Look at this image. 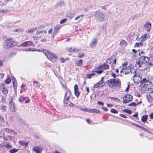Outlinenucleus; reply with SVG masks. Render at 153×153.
I'll list each match as a JSON object with an SVG mask.
<instances>
[{
  "label": "nucleus",
  "instance_id": "obj_1",
  "mask_svg": "<svg viewBox=\"0 0 153 153\" xmlns=\"http://www.w3.org/2000/svg\"><path fill=\"white\" fill-rule=\"evenodd\" d=\"M149 61L148 57L145 56L140 57L136 63V66L140 70H144L146 67V63Z\"/></svg>",
  "mask_w": 153,
  "mask_h": 153
},
{
  "label": "nucleus",
  "instance_id": "obj_2",
  "mask_svg": "<svg viewBox=\"0 0 153 153\" xmlns=\"http://www.w3.org/2000/svg\"><path fill=\"white\" fill-rule=\"evenodd\" d=\"M107 83L110 87L114 89H118L121 88V82L118 78L110 79L108 80Z\"/></svg>",
  "mask_w": 153,
  "mask_h": 153
},
{
  "label": "nucleus",
  "instance_id": "obj_3",
  "mask_svg": "<svg viewBox=\"0 0 153 153\" xmlns=\"http://www.w3.org/2000/svg\"><path fill=\"white\" fill-rule=\"evenodd\" d=\"M95 19L98 22H101L105 20V15L99 11H97L94 15Z\"/></svg>",
  "mask_w": 153,
  "mask_h": 153
},
{
  "label": "nucleus",
  "instance_id": "obj_4",
  "mask_svg": "<svg viewBox=\"0 0 153 153\" xmlns=\"http://www.w3.org/2000/svg\"><path fill=\"white\" fill-rule=\"evenodd\" d=\"M44 53L48 59L52 62H54L56 60L57 56L54 53H50L48 51L45 49L44 51Z\"/></svg>",
  "mask_w": 153,
  "mask_h": 153
},
{
  "label": "nucleus",
  "instance_id": "obj_5",
  "mask_svg": "<svg viewBox=\"0 0 153 153\" xmlns=\"http://www.w3.org/2000/svg\"><path fill=\"white\" fill-rule=\"evenodd\" d=\"M139 89L143 93H147L149 90V87L148 85L144 82H141Z\"/></svg>",
  "mask_w": 153,
  "mask_h": 153
},
{
  "label": "nucleus",
  "instance_id": "obj_6",
  "mask_svg": "<svg viewBox=\"0 0 153 153\" xmlns=\"http://www.w3.org/2000/svg\"><path fill=\"white\" fill-rule=\"evenodd\" d=\"M133 79L134 83H138L140 82L141 80V77L137 72L135 70L133 71Z\"/></svg>",
  "mask_w": 153,
  "mask_h": 153
},
{
  "label": "nucleus",
  "instance_id": "obj_7",
  "mask_svg": "<svg viewBox=\"0 0 153 153\" xmlns=\"http://www.w3.org/2000/svg\"><path fill=\"white\" fill-rule=\"evenodd\" d=\"M14 45V42L12 39H8L6 40L4 45V48L7 49Z\"/></svg>",
  "mask_w": 153,
  "mask_h": 153
},
{
  "label": "nucleus",
  "instance_id": "obj_8",
  "mask_svg": "<svg viewBox=\"0 0 153 153\" xmlns=\"http://www.w3.org/2000/svg\"><path fill=\"white\" fill-rule=\"evenodd\" d=\"M134 70H135L132 69L131 70V67L128 66L125 68H123L122 70L120 71V72H122L125 74H127L131 72V73L133 74Z\"/></svg>",
  "mask_w": 153,
  "mask_h": 153
},
{
  "label": "nucleus",
  "instance_id": "obj_9",
  "mask_svg": "<svg viewBox=\"0 0 153 153\" xmlns=\"http://www.w3.org/2000/svg\"><path fill=\"white\" fill-rule=\"evenodd\" d=\"M133 99L132 96L130 94H127L123 98V103H127L132 100Z\"/></svg>",
  "mask_w": 153,
  "mask_h": 153
},
{
  "label": "nucleus",
  "instance_id": "obj_10",
  "mask_svg": "<svg viewBox=\"0 0 153 153\" xmlns=\"http://www.w3.org/2000/svg\"><path fill=\"white\" fill-rule=\"evenodd\" d=\"M9 106L10 111L12 112H15L16 111L14 103L13 102L12 100H10Z\"/></svg>",
  "mask_w": 153,
  "mask_h": 153
},
{
  "label": "nucleus",
  "instance_id": "obj_11",
  "mask_svg": "<svg viewBox=\"0 0 153 153\" xmlns=\"http://www.w3.org/2000/svg\"><path fill=\"white\" fill-rule=\"evenodd\" d=\"M103 78H101V80L99 81L97 83L95 84L93 87L94 88H97L101 87L103 86L104 85V82H103Z\"/></svg>",
  "mask_w": 153,
  "mask_h": 153
},
{
  "label": "nucleus",
  "instance_id": "obj_12",
  "mask_svg": "<svg viewBox=\"0 0 153 153\" xmlns=\"http://www.w3.org/2000/svg\"><path fill=\"white\" fill-rule=\"evenodd\" d=\"M151 26V23L149 21H147L144 25V28L147 31H149L150 30Z\"/></svg>",
  "mask_w": 153,
  "mask_h": 153
},
{
  "label": "nucleus",
  "instance_id": "obj_13",
  "mask_svg": "<svg viewBox=\"0 0 153 153\" xmlns=\"http://www.w3.org/2000/svg\"><path fill=\"white\" fill-rule=\"evenodd\" d=\"M0 89L4 94H7L8 93V90L5 87V84L2 83L0 85Z\"/></svg>",
  "mask_w": 153,
  "mask_h": 153
},
{
  "label": "nucleus",
  "instance_id": "obj_14",
  "mask_svg": "<svg viewBox=\"0 0 153 153\" xmlns=\"http://www.w3.org/2000/svg\"><path fill=\"white\" fill-rule=\"evenodd\" d=\"M33 151L35 152L36 153H41L42 151V149L39 147L35 146L33 148Z\"/></svg>",
  "mask_w": 153,
  "mask_h": 153
},
{
  "label": "nucleus",
  "instance_id": "obj_15",
  "mask_svg": "<svg viewBox=\"0 0 153 153\" xmlns=\"http://www.w3.org/2000/svg\"><path fill=\"white\" fill-rule=\"evenodd\" d=\"M33 43L30 41H26L24 42L21 44V45L22 46H29L33 45Z\"/></svg>",
  "mask_w": 153,
  "mask_h": 153
},
{
  "label": "nucleus",
  "instance_id": "obj_16",
  "mask_svg": "<svg viewBox=\"0 0 153 153\" xmlns=\"http://www.w3.org/2000/svg\"><path fill=\"white\" fill-rule=\"evenodd\" d=\"M116 59H113L112 58L109 59H108L106 61L107 63H108L111 65H113L114 64H115L116 63Z\"/></svg>",
  "mask_w": 153,
  "mask_h": 153
},
{
  "label": "nucleus",
  "instance_id": "obj_17",
  "mask_svg": "<svg viewBox=\"0 0 153 153\" xmlns=\"http://www.w3.org/2000/svg\"><path fill=\"white\" fill-rule=\"evenodd\" d=\"M147 98L149 102L153 100V91L150 92L149 95L147 96Z\"/></svg>",
  "mask_w": 153,
  "mask_h": 153
},
{
  "label": "nucleus",
  "instance_id": "obj_18",
  "mask_svg": "<svg viewBox=\"0 0 153 153\" xmlns=\"http://www.w3.org/2000/svg\"><path fill=\"white\" fill-rule=\"evenodd\" d=\"M61 28V26L59 25L55 26L54 29V31L53 34L54 35L57 34V32H58L59 29Z\"/></svg>",
  "mask_w": 153,
  "mask_h": 153
},
{
  "label": "nucleus",
  "instance_id": "obj_19",
  "mask_svg": "<svg viewBox=\"0 0 153 153\" xmlns=\"http://www.w3.org/2000/svg\"><path fill=\"white\" fill-rule=\"evenodd\" d=\"M71 94V91H67L66 92L65 94V97L67 101H68V99L70 98Z\"/></svg>",
  "mask_w": 153,
  "mask_h": 153
},
{
  "label": "nucleus",
  "instance_id": "obj_20",
  "mask_svg": "<svg viewBox=\"0 0 153 153\" xmlns=\"http://www.w3.org/2000/svg\"><path fill=\"white\" fill-rule=\"evenodd\" d=\"M97 44L96 40L94 39H93L92 41L90 43V45L91 47H95Z\"/></svg>",
  "mask_w": 153,
  "mask_h": 153
},
{
  "label": "nucleus",
  "instance_id": "obj_21",
  "mask_svg": "<svg viewBox=\"0 0 153 153\" xmlns=\"http://www.w3.org/2000/svg\"><path fill=\"white\" fill-rule=\"evenodd\" d=\"M19 143L21 145L23 146H27L28 144L27 142H26L24 141L19 140Z\"/></svg>",
  "mask_w": 153,
  "mask_h": 153
},
{
  "label": "nucleus",
  "instance_id": "obj_22",
  "mask_svg": "<svg viewBox=\"0 0 153 153\" xmlns=\"http://www.w3.org/2000/svg\"><path fill=\"white\" fill-rule=\"evenodd\" d=\"M88 112H90L91 113H100V111H98L97 109H93L92 110H91V109L90 110H88Z\"/></svg>",
  "mask_w": 153,
  "mask_h": 153
},
{
  "label": "nucleus",
  "instance_id": "obj_23",
  "mask_svg": "<svg viewBox=\"0 0 153 153\" xmlns=\"http://www.w3.org/2000/svg\"><path fill=\"white\" fill-rule=\"evenodd\" d=\"M99 67L101 68H102V69H104L105 70H107L108 68L109 65L105 64L103 65L100 66Z\"/></svg>",
  "mask_w": 153,
  "mask_h": 153
},
{
  "label": "nucleus",
  "instance_id": "obj_24",
  "mask_svg": "<svg viewBox=\"0 0 153 153\" xmlns=\"http://www.w3.org/2000/svg\"><path fill=\"white\" fill-rule=\"evenodd\" d=\"M148 117V116L147 115H145L142 117L141 121L145 123L147 120Z\"/></svg>",
  "mask_w": 153,
  "mask_h": 153
},
{
  "label": "nucleus",
  "instance_id": "obj_25",
  "mask_svg": "<svg viewBox=\"0 0 153 153\" xmlns=\"http://www.w3.org/2000/svg\"><path fill=\"white\" fill-rule=\"evenodd\" d=\"M126 44L124 40H122L120 41V44L122 47H124L126 45Z\"/></svg>",
  "mask_w": 153,
  "mask_h": 153
},
{
  "label": "nucleus",
  "instance_id": "obj_26",
  "mask_svg": "<svg viewBox=\"0 0 153 153\" xmlns=\"http://www.w3.org/2000/svg\"><path fill=\"white\" fill-rule=\"evenodd\" d=\"M83 60L82 59H80L76 62V64L79 66H81L83 63Z\"/></svg>",
  "mask_w": 153,
  "mask_h": 153
},
{
  "label": "nucleus",
  "instance_id": "obj_27",
  "mask_svg": "<svg viewBox=\"0 0 153 153\" xmlns=\"http://www.w3.org/2000/svg\"><path fill=\"white\" fill-rule=\"evenodd\" d=\"M143 45L142 44V43L140 42L139 43H136V44L134 45V46L135 47H142Z\"/></svg>",
  "mask_w": 153,
  "mask_h": 153
},
{
  "label": "nucleus",
  "instance_id": "obj_28",
  "mask_svg": "<svg viewBox=\"0 0 153 153\" xmlns=\"http://www.w3.org/2000/svg\"><path fill=\"white\" fill-rule=\"evenodd\" d=\"M18 151V150L15 148L9 151V153H15Z\"/></svg>",
  "mask_w": 153,
  "mask_h": 153
},
{
  "label": "nucleus",
  "instance_id": "obj_29",
  "mask_svg": "<svg viewBox=\"0 0 153 153\" xmlns=\"http://www.w3.org/2000/svg\"><path fill=\"white\" fill-rule=\"evenodd\" d=\"M4 146L7 149H10L12 148V145H11L9 144V143L7 142L6 143Z\"/></svg>",
  "mask_w": 153,
  "mask_h": 153
},
{
  "label": "nucleus",
  "instance_id": "obj_30",
  "mask_svg": "<svg viewBox=\"0 0 153 153\" xmlns=\"http://www.w3.org/2000/svg\"><path fill=\"white\" fill-rule=\"evenodd\" d=\"M46 33L47 32H46V31L45 30H43L38 31L37 32L36 35H37L40 34H42V33Z\"/></svg>",
  "mask_w": 153,
  "mask_h": 153
},
{
  "label": "nucleus",
  "instance_id": "obj_31",
  "mask_svg": "<svg viewBox=\"0 0 153 153\" xmlns=\"http://www.w3.org/2000/svg\"><path fill=\"white\" fill-rule=\"evenodd\" d=\"M137 127L140 128L142 129L143 130H144V131H149L147 128H144L143 127H142L140 126L139 125H135Z\"/></svg>",
  "mask_w": 153,
  "mask_h": 153
},
{
  "label": "nucleus",
  "instance_id": "obj_32",
  "mask_svg": "<svg viewBox=\"0 0 153 153\" xmlns=\"http://www.w3.org/2000/svg\"><path fill=\"white\" fill-rule=\"evenodd\" d=\"M74 94L77 97H78L80 95V93L79 91V90H76L75 91H74Z\"/></svg>",
  "mask_w": 153,
  "mask_h": 153
},
{
  "label": "nucleus",
  "instance_id": "obj_33",
  "mask_svg": "<svg viewBox=\"0 0 153 153\" xmlns=\"http://www.w3.org/2000/svg\"><path fill=\"white\" fill-rule=\"evenodd\" d=\"M90 109H87V108H80V110L81 111H85V112H88V110H90Z\"/></svg>",
  "mask_w": 153,
  "mask_h": 153
},
{
  "label": "nucleus",
  "instance_id": "obj_34",
  "mask_svg": "<svg viewBox=\"0 0 153 153\" xmlns=\"http://www.w3.org/2000/svg\"><path fill=\"white\" fill-rule=\"evenodd\" d=\"M123 111L130 114H131V111L130 110L124 109L123 110Z\"/></svg>",
  "mask_w": 153,
  "mask_h": 153
},
{
  "label": "nucleus",
  "instance_id": "obj_35",
  "mask_svg": "<svg viewBox=\"0 0 153 153\" xmlns=\"http://www.w3.org/2000/svg\"><path fill=\"white\" fill-rule=\"evenodd\" d=\"M142 36L143 37L144 39L145 40H146L147 39V38H149V36L146 34Z\"/></svg>",
  "mask_w": 153,
  "mask_h": 153
},
{
  "label": "nucleus",
  "instance_id": "obj_36",
  "mask_svg": "<svg viewBox=\"0 0 153 153\" xmlns=\"http://www.w3.org/2000/svg\"><path fill=\"white\" fill-rule=\"evenodd\" d=\"M111 112L112 113H115V114L118 113V112L117 111V110H115L114 109H111Z\"/></svg>",
  "mask_w": 153,
  "mask_h": 153
},
{
  "label": "nucleus",
  "instance_id": "obj_37",
  "mask_svg": "<svg viewBox=\"0 0 153 153\" xmlns=\"http://www.w3.org/2000/svg\"><path fill=\"white\" fill-rule=\"evenodd\" d=\"M11 79L10 78H8L6 80L5 83L7 84H8L11 82Z\"/></svg>",
  "mask_w": 153,
  "mask_h": 153
},
{
  "label": "nucleus",
  "instance_id": "obj_38",
  "mask_svg": "<svg viewBox=\"0 0 153 153\" xmlns=\"http://www.w3.org/2000/svg\"><path fill=\"white\" fill-rule=\"evenodd\" d=\"M13 81V88H14V89H16L17 88V84L16 83H15L13 81V79H12Z\"/></svg>",
  "mask_w": 153,
  "mask_h": 153
},
{
  "label": "nucleus",
  "instance_id": "obj_39",
  "mask_svg": "<svg viewBox=\"0 0 153 153\" xmlns=\"http://www.w3.org/2000/svg\"><path fill=\"white\" fill-rule=\"evenodd\" d=\"M139 41H140V42H144L145 40L144 39L143 37L142 36L139 38Z\"/></svg>",
  "mask_w": 153,
  "mask_h": 153
},
{
  "label": "nucleus",
  "instance_id": "obj_40",
  "mask_svg": "<svg viewBox=\"0 0 153 153\" xmlns=\"http://www.w3.org/2000/svg\"><path fill=\"white\" fill-rule=\"evenodd\" d=\"M67 20V19H64L61 20L60 21V23L61 24H63L65 23Z\"/></svg>",
  "mask_w": 153,
  "mask_h": 153
},
{
  "label": "nucleus",
  "instance_id": "obj_41",
  "mask_svg": "<svg viewBox=\"0 0 153 153\" xmlns=\"http://www.w3.org/2000/svg\"><path fill=\"white\" fill-rule=\"evenodd\" d=\"M136 105V103L134 102H132L128 105L129 106H134Z\"/></svg>",
  "mask_w": 153,
  "mask_h": 153
},
{
  "label": "nucleus",
  "instance_id": "obj_42",
  "mask_svg": "<svg viewBox=\"0 0 153 153\" xmlns=\"http://www.w3.org/2000/svg\"><path fill=\"white\" fill-rule=\"evenodd\" d=\"M67 16L70 19H71L73 17L74 15L72 13L69 14Z\"/></svg>",
  "mask_w": 153,
  "mask_h": 153
},
{
  "label": "nucleus",
  "instance_id": "obj_43",
  "mask_svg": "<svg viewBox=\"0 0 153 153\" xmlns=\"http://www.w3.org/2000/svg\"><path fill=\"white\" fill-rule=\"evenodd\" d=\"M84 54L83 53H82L81 54H79L78 56V57L79 58H82L84 56Z\"/></svg>",
  "mask_w": 153,
  "mask_h": 153
},
{
  "label": "nucleus",
  "instance_id": "obj_44",
  "mask_svg": "<svg viewBox=\"0 0 153 153\" xmlns=\"http://www.w3.org/2000/svg\"><path fill=\"white\" fill-rule=\"evenodd\" d=\"M74 90L75 91L76 90H79V88H78V85L77 84H75L74 86Z\"/></svg>",
  "mask_w": 153,
  "mask_h": 153
},
{
  "label": "nucleus",
  "instance_id": "obj_45",
  "mask_svg": "<svg viewBox=\"0 0 153 153\" xmlns=\"http://www.w3.org/2000/svg\"><path fill=\"white\" fill-rule=\"evenodd\" d=\"M1 109L4 111H5L7 110L6 107L5 106H3L1 107Z\"/></svg>",
  "mask_w": 153,
  "mask_h": 153
},
{
  "label": "nucleus",
  "instance_id": "obj_46",
  "mask_svg": "<svg viewBox=\"0 0 153 153\" xmlns=\"http://www.w3.org/2000/svg\"><path fill=\"white\" fill-rule=\"evenodd\" d=\"M95 72H96L97 73V74H100L103 72V71H102V70L95 71Z\"/></svg>",
  "mask_w": 153,
  "mask_h": 153
},
{
  "label": "nucleus",
  "instance_id": "obj_47",
  "mask_svg": "<svg viewBox=\"0 0 153 153\" xmlns=\"http://www.w3.org/2000/svg\"><path fill=\"white\" fill-rule=\"evenodd\" d=\"M34 30V29L33 28H31L30 30H28V32L29 33H32L33 32V30Z\"/></svg>",
  "mask_w": 153,
  "mask_h": 153
},
{
  "label": "nucleus",
  "instance_id": "obj_48",
  "mask_svg": "<svg viewBox=\"0 0 153 153\" xmlns=\"http://www.w3.org/2000/svg\"><path fill=\"white\" fill-rule=\"evenodd\" d=\"M6 130L7 131H8V132H9L11 134L12 133L13 131L12 130H11V129H10L6 128Z\"/></svg>",
  "mask_w": 153,
  "mask_h": 153
},
{
  "label": "nucleus",
  "instance_id": "obj_49",
  "mask_svg": "<svg viewBox=\"0 0 153 153\" xmlns=\"http://www.w3.org/2000/svg\"><path fill=\"white\" fill-rule=\"evenodd\" d=\"M149 116L150 119H153V112L150 114Z\"/></svg>",
  "mask_w": 153,
  "mask_h": 153
},
{
  "label": "nucleus",
  "instance_id": "obj_50",
  "mask_svg": "<svg viewBox=\"0 0 153 153\" xmlns=\"http://www.w3.org/2000/svg\"><path fill=\"white\" fill-rule=\"evenodd\" d=\"M120 116L122 117H123V118H127V117L124 114H120Z\"/></svg>",
  "mask_w": 153,
  "mask_h": 153
},
{
  "label": "nucleus",
  "instance_id": "obj_51",
  "mask_svg": "<svg viewBox=\"0 0 153 153\" xmlns=\"http://www.w3.org/2000/svg\"><path fill=\"white\" fill-rule=\"evenodd\" d=\"M60 61L62 63H63L64 62L65 60L64 59H63L62 58H61L60 59Z\"/></svg>",
  "mask_w": 153,
  "mask_h": 153
},
{
  "label": "nucleus",
  "instance_id": "obj_52",
  "mask_svg": "<svg viewBox=\"0 0 153 153\" xmlns=\"http://www.w3.org/2000/svg\"><path fill=\"white\" fill-rule=\"evenodd\" d=\"M145 52L143 51H140L139 52V55L140 56H141L142 55H143V53H144Z\"/></svg>",
  "mask_w": 153,
  "mask_h": 153
},
{
  "label": "nucleus",
  "instance_id": "obj_53",
  "mask_svg": "<svg viewBox=\"0 0 153 153\" xmlns=\"http://www.w3.org/2000/svg\"><path fill=\"white\" fill-rule=\"evenodd\" d=\"M97 103L99 105H104V103L103 102L98 101Z\"/></svg>",
  "mask_w": 153,
  "mask_h": 153
},
{
  "label": "nucleus",
  "instance_id": "obj_54",
  "mask_svg": "<svg viewBox=\"0 0 153 153\" xmlns=\"http://www.w3.org/2000/svg\"><path fill=\"white\" fill-rule=\"evenodd\" d=\"M19 101L21 102H22L24 101L23 99V97L22 96H21L20 98L19 99Z\"/></svg>",
  "mask_w": 153,
  "mask_h": 153
},
{
  "label": "nucleus",
  "instance_id": "obj_55",
  "mask_svg": "<svg viewBox=\"0 0 153 153\" xmlns=\"http://www.w3.org/2000/svg\"><path fill=\"white\" fill-rule=\"evenodd\" d=\"M151 60L153 61V53L150 55Z\"/></svg>",
  "mask_w": 153,
  "mask_h": 153
},
{
  "label": "nucleus",
  "instance_id": "obj_56",
  "mask_svg": "<svg viewBox=\"0 0 153 153\" xmlns=\"http://www.w3.org/2000/svg\"><path fill=\"white\" fill-rule=\"evenodd\" d=\"M111 75L114 78H115L116 77V75L114 73H112L111 74Z\"/></svg>",
  "mask_w": 153,
  "mask_h": 153
},
{
  "label": "nucleus",
  "instance_id": "obj_57",
  "mask_svg": "<svg viewBox=\"0 0 153 153\" xmlns=\"http://www.w3.org/2000/svg\"><path fill=\"white\" fill-rule=\"evenodd\" d=\"M53 31V29L52 28H51L48 31V33L49 34H51L52 33Z\"/></svg>",
  "mask_w": 153,
  "mask_h": 153
},
{
  "label": "nucleus",
  "instance_id": "obj_58",
  "mask_svg": "<svg viewBox=\"0 0 153 153\" xmlns=\"http://www.w3.org/2000/svg\"><path fill=\"white\" fill-rule=\"evenodd\" d=\"M4 76V74L3 73H0V78H2Z\"/></svg>",
  "mask_w": 153,
  "mask_h": 153
},
{
  "label": "nucleus",
  "instance_id": "obj_59",
  "mask_svg": "<svg viewBox=\"0 0 153 153\" xmlns=\"http://www.w3.org/2000/svg\"><path fill=\"white\" fill-rule=\"evenodd\" d=\"M78 51H79V50L77 49H73V50H72V51L74 52H78Z\"/></svg>",
  "mask_w": 153,
  "mask_h": 153
},
{
  "label": "nucleus",
  "instance_id": "obj_60",
  "mask_svg": "<svg viewBox=\"0 0 153 153\" xmlns=\"http://www.w3.org/2000/svg\"><path fill=\"white\" fill-rule=\"evenodd\" d=\"M112 98H114V99H115V100L116 101H118V102H120V100L119 99H118L117 98H114L113 97H112Z\"/></svg>",
  "mask_w": 153,
  "mask_h": 153
},
{
  "label": "nucleus",
  "instance_id": "obj_61",
  "mask_svg": "<svg viewBox=\"0 0 153 153\" xmlns=\"http://www.w3.org/2000/svg\"><path fill=\"white\" fill-rule=\"evenodd\" d=\"M3 139L4 140L6 141H8V138L7 137H3Z\"/></svg>",
  "mask_w": 153,
  "mask_h": 153
},
{
  "label": "nucleus",
  "instance_id": "obj_62",
  "mask_svg": "<svg viewBox=\"0 0 153 153\" xmlns=\"http://www.w3.org/2000/svg\"><path fill=\"white\" fill-rule=\"evenodd\" d=\"M96 72L95 71H92L91 74V75L92 76H94L95 75V73Z\"/></svg>",
  "mask_w": 153,
  "mask_h": 153
},
{
  "label": "nucleus",
  "instance_id": "obj_63",
  "mask_svg": "<svg viewBox=\"0 0 153 153\" xmlns=\"http://www.w3.org/2000/svg\"><path fill=\"white\" fill-rule=\"evenodd\" d=\"M3 64V62L1 60H0V66H2Z\"/></svg>",
  "mask_w": 153,
  "mask_h": 153
},
{
  "label": "nucleus",
  "instance_id": "obj_64",
  "mask_svg": "<svg viewBox=\"0 0 153 153\" xmlns=\"http://www.w3.org/2000/svg\"><path fill=\"white\" fill-rule=\"evenodd\" d=\"M87 76L88 78L90 79L91 77L92 76L91 75V74H88Z\"/></svg>",
  "mask_w": 153,
  "mask_h": 153
}]
</instances>
